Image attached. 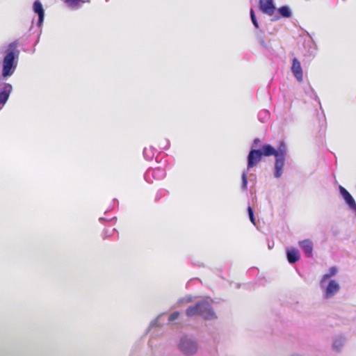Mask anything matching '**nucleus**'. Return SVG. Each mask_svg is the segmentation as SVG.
Listing matches in <instances>:
<instances>
[{
	"mask_svg": "<svg viewBox=\"0 0 356 356\" xmlns=\"http://www.w3.org/2000/svg\"><path fill=\"white\" fill-rule=\"evenodd\" d=\"M288 149L286 144L282 142L277 149H275L272 145L266 144L262 146L261 149L252 148L248 155L247 170H244L241 175V189L245 191L248 187V170L254 167L261 160L262 156H275V162L274 168V177L280 178L283 173V168L285 165L286 157Z\"/></svg>",
	"mask_w": 356,
	"mask_h": 356,
	"instance_id": "1",
	"label": "nucleus"
},
{
	"mask_svg": "<svg viewBox=\"0 0 356 356\" xmlns=\"http://www.w3.org/2000/svg\"><path fill=\"white\" fill-rule=\"evenodd\" d=\"M17 47L16 42H12L8 46V51L2 61V71L0 79L7 81L15 72L19 57V51H15Z\"/></svg>",
	"mask_w": 356,
	"mask_h": 356,
	"instance_id": "2",
	"label": "nucleus"
},
{
	"mask_svg": "<svg viewBox=\"0 0 356 356\" xmlns=\"http://www.w3.org/2000/svg\"><path fill=\"white\" fill-rule=\"evenodd\" d=\"M186 314L188 317L198 315L206 320H213L217 318L209 299L200 300L195 305L188 307L186 310Z\"/></svg>",
	"mask_w": 356,
	"mask_h": 356,
	"instance_id": "3",
	"label": "nucleus"
},
{
	"mask_svg": "<svg viewBox=\"0 0 356 356\" xmlns=\"http://www.w3.org/2000/svg\"><path fill=\"white\" fill-rule=\"evenodd\" d=\"M199 348L197 341L189 336H183L178 343V349L185 356H193L197 353Z\"/></svg>",
	"mask_w": 356,
	"mask_h": 356,
	"instance_id": "4",
	"label": "nucleus"
},
{
	"mask_svg": "<svg viewBox=\"0 0 356 356\" xmlns=\"http://www.w3.org/2000/svg\"><path fill=\"white\" fill-rule=\"evenodd\" d=\"M324 291V298L326 299L334 297L340 290L339 284L334 280H330L328 283L320 286Z\"/></svg>",
	"mask_w": 356,
	"mask_h": 356,
	"instance_id": "5",
	"label": "nucleus"
},
{
	"mask_svg": "<svg viewBox=\"0 0 356 356\" xmlns=\"http://www.w3.org/2000/svg\"><path fill=\"white\" fill-rule=\"evenodd\" d=\"M3 81L0 79V105L1 106H3L7 102L13 91L12 85Z\"/></svg>",
	"mask_w": 356,
	"mask_h": 356,
	"instance_id": "6",
	"label": "nucleus"
},
{
	"mask_svg": "<svg viewBox=\"0 0 356 356\" xmlns=\"http://www.w3.org/2000/svg\"><path fill=\"white\" fill-rule=\"evenodd\" d=\"M145 180L151 183L152 182V177L155 179H162L165 177V172L163 168H149L145 175Z\"/></svg>",
	"mask_w": 356,
	"mask_h": 356,
	"instance_id": "7",
	"label": "nucleus"
},
{
	"mask_svg": "<svg viewBox=\"0 0 356 356\" xmlns=\"http://www.w3.org/2000/svg\"><path fill=\"white\" fill-rule=\"evenodd\" d=\"M341 196L344 200L349 209L356 215V202L351 194L342 186L339 187Z\"/></svg>",
	"mask_w": 356,
	"mask_h": 356,
	"instance_id": "8",
	"label": "nucleus"
},
{
	"mask_svg": "<svg viewBox=\"0 0 356 356\" xmlns=\"http://www.w3.org/2000/svg\"><path fill=\"white\" fill-rule=\"evenodd\" d=\"M259 8L264 13L269 16L273 15L276 9L273 0H259Z\"/></svg>",
	"mask_w": 356,
	"mask_h": 356,
	"instance_id": "9",
	"label": "nucleus"
},
{
	"mask_svg": "<svg viewBox=\"0 0 356 356\" xmlns=\"http://www.w3.org/2000/svg\"><path fill=\"white\" fill-rule=\"evenodd\" d=\"M291 71L296 79L301 82L303 79L302 69L300 61L296 58L292 59Z\"/></svg>",
	"mask_w": 356,
	"mask_h": 356,
	"instance_id": "10",
	"label": "nucleus"
},
{
	"mask_svg": "<svg viewBox=\"0 0 356 356\" xmlns=\"http://www.w3.org/2000/svg\"><path fill=\"white\" fill-rule=\"evenodd\" d=\"M33 9L34 13L38 16L37 25L40 27L42 24L44 18V10L42 3L39 0L35 1L33 3Z\"/></svg>",
	"mask_w": 356,
	"mask_h": 356,
	"instance_id": "11",
	"label": "nucleus"
},
{
	"mask_svg": "<svg viewBox=\"0 0 356 356\" xmlns=\"http://www.w3.org/2000/svg\"><path fill=\"white\" fill-rule=\"evenodd\" d=\"M298 244L307 257L312 258L313 257V243L312 241L305 239L299 241Z\"/></svg>",
	"mask_w": 356,
	"mask_h": 356,
	"instance_id": "12",
	"label": "nucleus"
},
{
	"mask_svg": "<svg viewBox=\"0 0 356 356\" xmlns=\"http://www.w3.org/2000/svg\"><path fill=\"white\" fill-rule=\"evenodd\" d=\"M300 257V252L297 249L293 248L286 250V258L289 264H295Z\"/></svg>",
	"mask_w": 356,
	"mask_h": 356,
	"instance_id": "13",
	"label": "nucleus"
},
{
	"mask_svg": "<svg viewBox=\"0 0 356 356\" xmlns=\"http://www.w3.org/2000/svg\"><path fill=\"white\" fill-rule=\"evenodd\" d=\"M338 272L337 268L336 266H332L330 268L328 272L323 275L320 280L319 286H323L324 284L327 282V281L332 277L334 276Z\"/></svg>",
	"mask_w": 356,
	"mask_h": 356,
	"instance_id": "14",
	"label": "nucleus"
},
{
	"mask_svg": "<svg viewBox=\"0 0 356 356\" xmlns=\"http://www.w3.org/2000/svg\"><path fill=\"white\" fill-rule=\"evenodd\" d=\"M256 37L260 45L266 50L270 51V47L264 40V31L259 30L256 33Z\"/></svg>",
	"mask_w": 356,
	"mask_h": 356,
	"instance_id": "15",
	"label": "nucleus"
},
{
	"mask_svg": "<svg viewBox=\"0 0 356 356\" xmlns=\"http://www.w3.org/2000/svg\"><path fill=\"white\" fill-rule=\"evenodd\" d=\"M277 13L284 18H289L292 16V11L289 6H282L277 9Z\"/></svg>",
	"mask_w": 356,
	"mask_h": 356,
	"instance_id": "16",
	"label": "nucleus"
},
{
	"mask_svg": "<svg viewBox=\"0 0 356 356\" xmlns=\"http://www.w3.org/2000/svg\"><path fill=\"white\" fill-rule=\"evenodd\" d=\"M156 149L152 146L145 147L143 149V156L146 160H152L155 154Z\"/></svg>",
	"mask_w": 356,
	"mask_h": 356,
	"instance_id": "17",
	"label": "nucleus"
},
{
	"mask_svg": "<svg viewBox=\"0 0 356 356\" xmlns=\"http://www.w3.org/2000/svg\"><path fill=\"white\" fill-rule=\"evenodd\" d=\"M345 343V338L343 337H338L334 339L332 348L334 350L339 351L343 347Z\"/></svg>",
	"mask_w": 356,
	"mask_h": 356,
	"instance_id": "18",
	"label": "nucleus"
},
{
	"mask_svg": "<svg viewBox=\"0 0 356 356\" xmlns=\"http://www.w3.org/2000/svg\"><path fill=\"white\" fill-rule=\"evenodd\" d=\"M269 112L267 110H262L258 114L259 120L261 122H265L269 118Z\"/></svg>",
	"mask_w": 356,
	"mask_h": 356,
	"instance_id": "19",
	"label": "nucleus"
},
{
	"mask_svg": "<svg viewBox=\"0 0 356 356\" xmlns=\"http://www.w3.org/2000/svg\"><path fill=\"white\" fill-rule=\"evenodd\" d=\"M163 316V314H161V315L158 316L157 318L154 321L151 322V323L147 329V332H151L154 328L161 325L159 324V321Z\"/></svg>",
	"mask_w": 356,
	"mask_h": 356,
	"instance_id": "20",
	"label": "nucleus"
},
{
	"mask_svg": "<svg viewBox=\"0 0 356 356\" xmlns=\"http://www.w3.org/2000/svg\"><path fill=\"white\" fill-rule=\"evenodd\" d=\"M250 18H251V21L254 25V26L259 29V23L257 20V18H256V16H255V14H254V11L252 8L250 9Z\"/></svg>",
	"mask_w": 356,
	"mask_h": 356,
	"instance_id": "21",
	"label": "nucleus"
},
{
	"mask_svg": "<svg viewBox=\"0 0 356 356\" xmlns=\"http://www.w3.org/2000/svg\"><path fill=\"white\" fill-rule=\"evenodd\" d=\"M192 300H193V298L190 296L183 297V298H181L180 299H179V300L177 302V306H180L184 303L191 302H192Z\"/></svg>",
	"mask_w": 356,
	"mask_h": 356,
	"instance_id": "22",
	"label": "nucleus"
},
{
	"mask_svg": "<svg viewBox=\"0 0 356 356\" xmlns=\"http://www.w3.org/2000/svg\"><path fill=\"white\" fill-rule=\"evenodd\" d=\"M248 213L249 218H250L251 222L252 224L255 225V218H254V211H253L252 208L250 206H248Z\"/></svg>",
	"mask_w": 356,
	"mask_h": 356,
	"instance_id": "23",
	"label": "nucleus"
},
{
	"mask_svg": "<svg viewBox=\"0 0 356 356\" xmlns=\"http://www.w3.org/2000/svg\"><path fill=\"white\" fill-rule=\"evenodd\" d=\"M179 316V312H175L172 313L170 315V316L168 318V321L170 322L174 321H175L176 319L178 318Z\"/></svg>",
	"mask_w": 356,
	"mask_h": 356,
	"instance_id": "24",
	"label": "nucleus"
},
{
	"mask_svg": "<svg viewBox=\"0 0 356 356\" xmlns=\"http://www.w3.org/2000/svg\"><path fill=\"white\" fill-rule=\"evenodd\" d=\"M81 0H65V3L68 4L70 7H74L76 6Z\"/></svg>",
	"mask_w": 356,
	"mask_h": 356,
	"instance_id": "25",
	"label": "nucleus"
},
{
	"mask_svg": "<svg viewBox=\"0 0 356 356\" xmlns=\"http://www.w3.org/2000/svg\"><path fill=\"white\" fill-rule=\"evenodd\" d=\"M169 147H170V141H169V140L165 139V140H163V143H161L159 147L161 149H168Z\"/></svg>",
	"mask_w": 356,
	"mask_h": 356,
	"instance_id": "26",
	"label": "nucleus"
},
{
	"mask_svg": "<svg viewBox=\"0 0 356 356\" xmlns=\"http://www.w3.org/2000/svg\"><path fill=\"white\" fill-rule=\"evenodd\" d=\"M261 143V140L259 138H255L254 140H253V143H252V148L253 147H257L259 145V144Z\"/></svg>",
	"mask_w": 356,
	"mask_h": 356,
	"instance_id": "27",
	"label": "nucleus"
},
{
	"mask_svg": "<svg viewBox=\"0 0 356 356\" xmlns=\"http://www.w3.org/2000/svg\"><path fill=\"white\" fill-rule=\"evenodd\" d=\"M281 15L278 13L274 16V17L272 19V21H277L279 20L281 18Z\"/></svg>",
	"mask_w": 356,
	"mask_h": 356,
	"instance_id": "28",
	"label": "nucleus"
},
{
	"mask_svg": "<svg viewBox=\"0 0 356 356\" xmlns=\"http://www.w3.org/2000/svg\"><path fill=\"white\" fill-rule=\"evenodd\" d=\"M315 99L318 102V103H320L319 98L316 95H315Z\"/></svg>",
	"mask_w": 356,
	"mask_h": 356,
	"instance_id": "29",
	"label": "nucleus"
}]
</instances>
